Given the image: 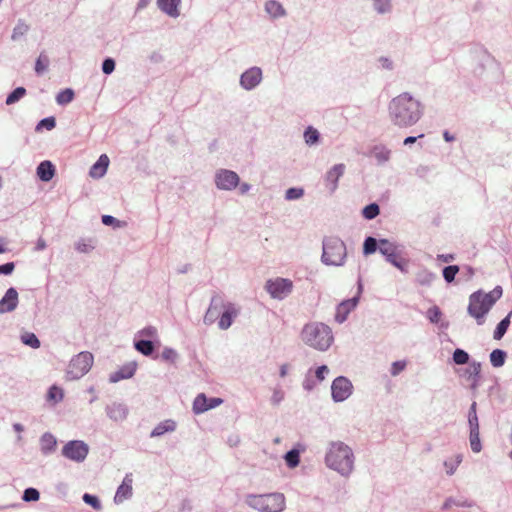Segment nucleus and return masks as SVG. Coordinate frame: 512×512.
I'll list each match as a JSON object with an SVG mask.
<instances>
[{
    "instance_id": "864d4df0",
    "label": "nucleus",
    "mask_w": 512,
    "mask_h": 512,
    "mask_svg": "<svg viewBox=\"0 0 512 512\" xmlns=\"http://www.w3.org/2000/svg\"><path fill=\"white\" fill-rule=\"evenodd\" d=\"M82 500L85 504L91 506L94 510H101L102 509V503L98 496L90 493H84L82 496Z\"/></svg>"
},
{
    "instance_id": "5701e85b",
    "label": "nucleus",
    "mask_w": 512,
    "mask_h": 512,
    "mask_svg": "<svg viewBox=\"0 0 512 512\" xmlns=\"http://www.w3.org/2000/svg\"><path fill=\"white\" fill-rule=\"evenodd\" d=\"M106 415L115 422H122L124 421L127 416L129 409L127 405L119 402H113L112 404H109L106 406Z\"/></svg>"
},
{
    "instance_id": "aec40b11",
    "label": "nucleus",
    "mask_w": 512,
    "mask_h": 512,
    "mask_svg": "<svg viewBox=\"0 0 512 512\" xmlns=\"http://www.w3.org/2000/svg\"><path fill=\"white\" fill-rule=\"evenodd\" d=\"M239 311L231 302H224L221 315L218 319V326L221 330H227L231 327L234 319L238 316Z\"/></svg>"
},
{
    "instance_id": "412c9836",
    "label": "nucleus",
    "mask_w": 512,
    "mask_h": 512,
    "mask_svg": "<svg viewBox=\"0 0 512 512\" xmlns=\"http://www.w3.org/2000/svg\"><path fill=\"white\" fill-rule=\"evenodd\" d=\"M18 303V291L14 287L8 288L3 297L0 299V314L14 311L17 308Z\"/></svg>"
},
{
    "instance_id": "4468645a",
    "label": "nucleus",
    "mask_w": 512,
    "mask_h": 512,
    "mask_svg": "<svg viewBox=\"0 0 512 512\" xmlns=\"http://www.w3.org/2000/svg\"><path fill=\"white\" fill-rule=\"evenodd\" d=\"M328 373L329 368L325 364L318 366L314 371L310 368L305 374V378L302 383L303 389L311 392L319 383L325 379Z\"/></svg>"
},
{
    "instance_id": "c9c22d12",
    "label": "nucleus",
    "mask_w": 512,
    "mask_h": 512,
    "mask_svg": "<svg viewBox=\"0 0 512 512\" xmlns=\"http://www.w3.org/2000/svg\"><path fill=\"white\" fill-rule=\"evenodd\" d=\"M265 10L273 18H279L286 14L282 4L276 0H268L265 4Z\"/></svg>"
},
{
    "instance_id": "f8f14e48",
    "label": "nucleus",
    "mask_w": 512,
    "mask_h": 512,
    "mask_svg": "<svg viewBox=\"0 0 512 512\" xmlns=\"http://www.w3.org/2000/svg\"><path fill=\"white\" fill-rule=\"evenodd\" d=\"M353 393V384L345 376L336 377L331 384V397L336 403L343 402Z\"/></svg>"
},
{
    "instance_id": "8fccbe9b",
    "label": "nucleus",
    "mask_w": 512,
    "mask_h": 512,
    "mask_svg": "<svg viewBox=\"0 0 512 512\" xmlns=\"http://www.w3.org/2000/svg\"><path fill=\"white\" fill-rule=\"evenodd\" d=\"M380 214V207L377 203L373 202L368 205H366L362 209V216L366 220H373Z\"/></svg>"
},
{
    "instance_id": "6ab92c4d",
    "label": "nucleus",
    "mask_w": 512,
    "mask_h": 512,
    "mask_svg": "<svg viewBox=\"0 0 512 512\" xmlns=\"http://www.w3.org/2000/svg\"><path fill=\"white\" fill-rule=\"evenodd\" d=\"M223 306V298L218 294L213 295L210 301V305L204 315V323L206 325H211L216 320H218L221 315Z\"/></svg>"
},
{
    "instance_id": "0e129e2a",
    "label": "nucleus",
    "mask_w": 512,
    "mask_h": 512,
    "mask_svg": "<svg viewBox=\"0 0 512 512\" xmlns=\"http://www.w3.org/2000/svg\"><path fill=\"white\" fill-rule=\"evenodd\" d=\"M101 222L105 226H112L113 228H120L121 227V221L115 218L112 215H102Z\"/></svg>"
},
{
    "instance_id": "6e6d98bb",
    "label": "nucleus",
    "mask_w": 512,
    "mask_h": 512,
    "mask_svg": "<svg viewBox=\"0 0 512 512\" xmlns=\"http://www.w3.org/2000/svg\"><path fill=\"white\" fill-rule=\"evenodd\" d=\"M373 8L379 14H385L391 11V0H373Z\"/></svg>"
},
{
    "instance_id": "c756f323",
    "label": "nucleus",
    "mask_w": 512,
    "mask_h": 512,
    "mask_svg": "<svg viewBox=\"0 0 512 512\" xmlns=\"http://www.w3.org/2000/svg\"><path fill=\"white\" fill-rule=\"evenodd\" d=\"M57 440L50 432H45L40 437V451L43 455H50L56 450Z\"/></svg>"
},
{
    "instance_id": "69168bd1",
    "label": "nucleus",
    "mask_w": 512,
    "mask_h": 512,
    "mask_svg": "<svg viewBox=\"0 0 512 512\" xmlns=\"http://www.w3.org/2000/svg\"><path fill=\"white\" fill-rule=\"evenodd\" d=\"M406 368V362L403 360L394 361L391 365L390 373L392 376L399 375Z\"/></svg>"
},
{
    "instance_id": "052dcab7",
    "label": "nucleus",
    "mask_w": 512,
    "mask_h": 512,
    "mask_svg": "<svg viewBox=\"0 0 512 512\" xmlns=\"http://www.w3.org/2000/svg\"><path fill=\"white\" fill-rule=\"evenodd\" d=\"M177 358V351L171 347H165L161 353V359L168 363H175Z\"/></svg>"
},
{
    "instance_id": "a878e982",
    "label": "nucleus",
    "mask_w": 512,
    "mask_h": 512,
    "mask_svg": "<svg viewBox=\"0 0 512 512\" xmlns=\"http://www.w3.org/2000/svg\"><path fill=\"white\" fill-rule=\"evenodd\" d=\"M110 160L106 154L99 156L97 161L90 167L89 175L94 179L102 178L108 169Z\"/></svg>"
},
{
    "instance_id": "37998d69",
    "label": "nucleus",
    "mask_w": 512,
    "mask_h": 512,
    "mask_svg": "<svg viewBox=\"0 0 512 512\" xmlns=\"http://www.w3.org/2000/svg\"><path fill=\"white\" fill-rule=\"evenodd\" d=\"M305 143L309 146L317 145L320 142V133L313 126H308L304 131Z\"/></svg>"
},
{
    "instance_id": "423d86ee",
    "label": "nucleus",
    "mask_w": 512,
    "mask_h": 512,
    "mask_svg": "<svg viewBox=\"0 0 512 512\" xmlns=\"http://www.w3.org/2000/svg\"><path fill=\"white\" fill-rule=\"evenodd\" d=\"M133 346L136 351L154 360L159 358L157 350L161 346L157 329L154 326H146L139 330L134 337Z\"/></svg>"
},
{
    "instance_id": "20e7f679",
    "label": "nucleus",
    "mask_w": 512,
    "mask_h": 512,
    "mask_svg": "<svg viewBox=\"0 0 512 512\" xmlns=\"http://www.w3.org/2000/svg\"><path fill=\"white\" fill-rule=\"evenodd\" d=\"M303 341L319 351H326L333 343L331 328L324 323L306 324L301 332Z\"/></svg>"
},
{
    "instance_id": "dca6fc26",
    "label": "nucleus",
    "mask_w": 512,
    "mask_h": 512,
    "mask_svg": "<svg viewBox=\"0 0 512 512\" xmlns=\"http://www.w3.org/2000/svg\"><path fill=\"white\" fill-rule=\"evenodd\" d=\"M346 166L343 163L333 165L324 175L325 187L332 195L338 188V181L344 175Z\"/></svg>"
},
{
    "instance_id": "473e14b6",
    "label": "nucleus",
    "mask_w": 512,
    "mask_h": 512,
    "mask_svg": "<svg viewBox=\"0 0 512 512\" xmlns=\"http://www.w3.org/2000/svg\"><path fill=\"white\" fill-rule=\"evenodd\" d=\"M465 507V508H471L474 506V502L468 498H465L463 496L460 497H448L444 501L442 505L443 510L450 509L451 507Z\"/></svg>"
},
{
    "instance_id": "b1692460",
    "label": "nucleus",
    "mask_w": 512,
    "mask_h": 512,
    "mask_svg": "<svg viewBox=\"0 0 512 512\" xmlns=\"http://www.w3.org/2000/svg\"><path fill=\"white\" fill-rule=\"evenodd\" d=\"M132 474H126L121 485L117 488L114 502L116 504L122 503L124 500L131 498L132 496Z\"/></svg>"
},
{
    "instance_id": "bf43d9fd",
    "label": "nucleus",
    "mask_w": 512,
    "mask_h": 512,
    "mask_svg": "<svg viewBox=\"0 0 512 512\" xmlns=\"http://www.w3.org/2000/svg\"><path fill=\"white\" fill-rule=\"evenodd\" d=\"M463 456L461 454L456 455L455 460H446L444 462V466L446 467V473L448 475H453L459 466V464L462 462Z\"/></svg>"
},
{
    "instance_id": "393cba45",
    "label": "nucleus",
    "mask_w": 512,
    "mask_h": 512,
    "mask_svg": "<svg viewBox=\"0 0 512 512\" xmlns=\"http://www.w3.org/2000/svg\"><path fill=\"white\" fill-rule=\"evenodd\" d=\"M403 250L404 248H400L396 252L385 253L384 258L388 263H390L392 266L400 270L402 273H407L409 261L402 257Z\"/></svg>"
},
{
    "instance_id": "9b49d317",
    "label": "nucleus",
    "mask_w": 512,
    "mask_h": 512,
    "mask_svg": "<svg viewBox=\"0 0 512 512\" xmlns=\"http://www.w3.org/2000/svg\"><path fill=\"white\" fill-rule=\"evenodd\" d=\"M265 289L272 298L283 300L292 292L293 283L290 279L278 277L268 280Z\"/></svg>"
},
{
    "instance_id": "de8ad7c7",
    "label": "nucleus",
    "mask_w": 512,
    "mask_h": 512,
    "mask_svg": "<svg viewBox=\"0 0 512 512\" xmlns=\"http://www.w3.org/2000/svg\"><path fill=\"white\" fill-rule=\"evenodd\" d=\"M64 397V392H63V389L56 386V385H52L49 389H48V392H47V401H50L52 402L53 404H57L59 403L60 401H62Z\"/></svg>"
},
{
    "instance_id": "5fc2aeb1",
    "label": "nucleus",
    "mask_w": 512,
    "mask_h": 512,
    "mask_svg": "<svg viewBox=\"0 0 512 512\" xmlns=\"http://www.w3.org/2000/svg\"><path fill=\"white\" fill-rule=\"evenodd\" d=\"M56 127V119L55 117L53 116H49V117H45L43 119H41L36 127H35V130L38 132V131H41L43 129H46L48 131L54 129Z\"/></svg>"
},
{
    "instance_id": "ddd939ff",
    "label": "nucleus",
    "mask_w": 512,
    "mask_h": 512,
    "mask_svg": "<svg viewBox=\"0 0 512 512\" xmlns=\"http://www.w3.org/2000/svg\"><path fill=\"white\" fill-rule=\"evenodd\" d=\"M214 181L218 189L231 191L240 184V177L235 171L219 169L215 173Z\"/></svg>"
},
{
    "instance_id": "39448f33",
    "label": "nucleus",
    "mask_w": 512,
    "mask_h": 512,
    "mask_svg": "<svg viewBox=\"0 0 512 512\" xmlns=\"http://www.w3.org/2000/svg\"><path fill=\"white\" fill-rule=\"evenodd\" d=\"M347 258V248L338 236H325L322 240L321 262L326 266L341 267Z\"/></svg>"
},
{
    "instance_id": "2f4dec72",
    "label": "nucleus",
    "mask_w": 512,
    "mask_h": 512,
    "mask_svg": "<svg viewBox=\"0 0 512 512\" xmlns=\"http://www.w3.org/2000/svg\"><path fill=\"white\" fill-rule=\"evenodd\" d=\"M304 448L298 444L284 454V460L289 468H295L300 463V454Z\"/></svg>"
},
{
    "instance_id": "49530a36",
    "label": "nucleus",
    "mask_w": 512,
    "mask_h": 512,
    "mask_svg": "<svg viewBox=\"0 0 512 512\" xmlns=\"http://www.w3.org/2000/svg\"><path fill=\"white\" fill-rule=\"evenodd\" d=\"M26 93L27 91L24 87H17L7 95L5 103L7 105L15 104L20 101L26 95Z\"/></svg>"
},
{
    "instance_id": "1a4fd4ad",
    "label": "nucleus",
    "mask_w": 512,
    "mask_h": 512,
    "mask_svg": "<svg viewBox=\"0 0 512 512\" xmlns=\"http://www.w3.org/2000/svg\"><path fill=\"white\" fill-rule=\"evenodd\" d=\"M467 421L469 427V442L471 450L474 453H479L482 450V444L480 440V427L479 418L477 415V402L473 401L469 407L467 414Z\"/></svg>"
},
{
    "instance_id": "e433bc0d",
    "label": "nucleus",
    "mask_w": 512,
    "mask_h": 512,
    "mask_svg": "<svg viewBox=\"0 0 512 512\" xmlns=\"http://www.w3.org/2000/svg\"><path fill=\"white\" fill-rule=\"evenodd\" d=\"M512 316V311L508 313L506 317H504L496 326L494 332H493V338L495 340H501L504 335L506 334L509 326H510V318Z\"/></svg>"
},
{
    "instance_id": "774afa93",
    "label": "nucleus",
    "mask_w": 512,
    "mask_h": 512,
    "mask_svg": "<svg viewBox=\"0 0 512 512\" xmlns=\"http://www.w3.org/2000/svg\"><path fill=\"white\" fill-rule=\"evenodd\" d=\"M460 276L464 278L466 281L470 280L474 274L475 270L473 267L469 265H464L462 268H460Z\"/></svg>"
},
{
    "instance_id": "cd10ccee",
    "label": "nucleus",
    "mask_w": 512,
    "mask_h": 512,
    "mask_svg": "<svg viewBox=\"0 0 512 512\" xmlns=\"http://www.w3.org/2000/svg\"><path fill=\"white\" fill-rule=\"evenodd\" d=\"M55 172V165L49 160L40 162L36 168V175L42 182H49L52 180Z\"/></svg>"
},
{
    "instance_id": "7c9ffc66",
    "label": "nucleus",
    "mask_w": 512,
    "mask_h": 512,
    "mask_svg": "<svg viewBox=\"0 0 512 512\" xmlns=\"http://www.w3.org/2000/svg\"><path fill=\"white\" fill-rule=\"evenodd\" d=\"M177 424L172 419H166L159 424H157L154 429L150 433L151 438H156L164 435L165 433L174 432L176 430Z\"/></svg>"
},
{
    "instance_id": "bb28decb",
    "label": "nucleus",
    "mask_w": 512,
    "mask_h": 512,
    "mask_svg": "<svg viewBox=\"0 0 512 512\" xmlns=\"http://www.w3.org/2000/svg\"><path fill=\"white\" fill-rule=\"evenodd\" d=\"M157 7L171 18L180 16L181 0H157Z\"/></svg>"
},
{
    "instance_id": "a211bd4d",
    "label": "nucleus",
    "mask_w": 512,
    "mask_h": 512,
    "mask_svg": "<svg viewBox=\"0 0 512 512\" xmlns=\"http://www.w3.org/2000/svg\"><path fill=\"white\" fill-rule=\"evenodd\" d=\"M359 296H353L349 299L341 301L336 307L335 321L339 324L344 323L349 314L357 307Z\"/></svg>"
},
{
    "instance_id": "a19ab883",
    "label": "nucleus",
    "mask_w": 512,
    "mask_h": 512,
    "mask_svg": "<svg viewBox=\"0 0 512 512\" xmlns=\"http://www.w3.org/2000/svg\"><path fill=\"white\" fill-rule=\"evenodd\" d=\"M380 239H376L372 236H368L365 238L363 243V254L365 256L371 255L376 251H379Z\"/></svg>"
},
{
    "instance_id": "c85d7f7f",
    "label": "nucleus",
    "mask_w": 512,
    "mask_h": 512,
    "mask_svg": "<svg viewBox=\"0 0 512 512\" xmlns=\"http://www.w3.org/2000/svg\"><path fill=\"white\" fill-rule=\"evenodd\" d=\"M468 367L460 368L456 370L457 375L465 379L466 381L472 380L474 377H478L481 373V363L472 360Z\"/></svg>"
},
{
    "instance_id": "0eeeda50",
    "label": "nucleus",
    "mask_w": 512,
    "mask_h": 512,
    "mask_svg": "<svg viewBox=\"0 0 512 512\" xmlns=\"http://www.w3.org/2000/svg\"><path fill=\"white\" fill-rule=\"evenodd\" d=\"M246 503L260 512H280L285 507V498L281 493L248 495Z\"/></svg>"
},
{
    "instance_id": "a18cd8bd",
    "label": "nucleus",
    "mask_w": 512,
    "mask_h": 512,
    "mask_svg": "<svg viewBox=\"0 0 512 512\" xmlns=\"http://www.w3.org/2000/svg\"><path fill=\"white\" fill-rule=\"evenodd\" d=\"M436 279V274L429 270H421L416 275V282L422 286H429Z\"/></svg>"
},
{
    "instance_id": "f704fd0d",
    "label": "nucleus",
    "mask_w": 512,
    "mask_h": 512,
    "mask_svg": "<svg viewBox=\"0 0 512 512\" xmlns=\"http://www.w3.org/2000/svg\"><path fill=\"white\" fill-rule=\"evenodd\" d=\"M30 25L24 19H18L15 27L12 30L11 40L19 41L26 36L30 31Z\"/></svg>"
},
{
    "instance_id": "6e6552de",
    "label": "nucleus",
    "mask_w": 512,
    "mask_h": 512,
    "mask_svg": "<svg viewBox=\"0 0 512 512\" xmlns=\"http://www.w3.org/2000/svg\"><path fill=\"white\" fill-rule=\"evenodd\" d=\"M93 363V354L89 351H82L70 360L67 375L72 380L80 379L90 371Z\"/></svg>"
},
{
    "instance_id": "09e8293b",
    "label": "nucleus",
    "mask_w": 512,
    "mask_h": 512,
    "mask_svg": "<svg viewBox=\"0 0 512 512\" xmlns=\"http://www.w3.org/2000/svg\"><path fill=\"white\" fill-rule=\"evenodd\" d=\"M21 342L26 345V346H29L33 349H37L41 346V342L39 340V338L36 336V334L32 333V332H25L24 334L21 335Z\"/></svg>"
},
{
    "instance_id": "58836bf2",
    "label": "nucleus",
    "mask_w": 512,
    "mask_h": 512,
    "mask_svg": "<svg viewBox=\"0 0 512 512\" xmlns=\"http://www.w3.org/2000/svg\"><path fill=\"white\" fill-rule=\"evenodd\" d=\"M49 64H50L49 57L47 56L45 51H42L35 61L34 70H35L36 75H38V76L43 75L47 71Z\"/></svg>"
},
{
    "instance_id": "4c0bfd02",
    "label": "nucleus",
    "mask_w": 512,
    "mask_h": 512,
    "mask_svg": "<svg viewBox=\"0 0 512 512\" xmlns=\"http://www.w3.org/2000/svg\"><path fill=\"white\" fill-rule=\"evenodd\" d=\"M506 359L507 352L499 348L494 349L489 355L490 363L494 368L502 367L505 364Z\"/></svg>"
},
{
    "instance_id": "ea45409f",
    "label": "nucleus",
    "mask_w": 512,
    "mask_h": 512,
    "mask_svg": "<svg viewBox=\"0 0 512 512\" xmlns=\"http://www.w3.org/2000/svg\"><path fill=\"white\" fill-rule=\"evenodd\" d=\"M75 98V92L72 88H65L56 95V102L60 106L71 103Z\"/></svg>"
},
{
    "instance_id": "2eb2a0df",
    "label": "nucleus",
    "mask_w": 512,
    "mask_h": 512,
    "mask_svg": "<svg viewBox=\"0 0 512 512\" xmlns=\"http://www.w3.org/2000/svg\"><path fill=\"white\" fill-rule=\"evenodd\" d=\"M223 403V399L219 397H207L204 393L198 394L194 401L192 410L194 414H202L210 409L218 407Z\"/></svg>"
},
{
    "instance_id": "680f3d73",
    "label": "nucleus",
    "mask_w": 512,
    "mask_h": 512,
    "mask_svg": "<svg viewBox=\"0 0 512 512\" xmlns=\"http://www.w3.org/2000/svg\"><path fill=\"white\" fill-rule=\"evenodd\" d=\"M304 195V189L301 187H291L288 188L285 192V199L288 201H293L300 199Z\"/></svg>"
},
{
    "instance_id": "9d476101",
    "label": "nucleus",
    "mask_w": 512,
    "mask_h": 512,
    "mask_svg": "<svg viewBox=\"0 0 512 512\" xmlns=\"http://www.w3.org/2000/svg\"><path fill=\"white\" fill-rule=\"evenodd\" d=\"M89 453V446L82 440H70L62 448L61 454L76 463L83 462Z\"/></svg>"
},
{
    "instance_id": "e2e57ef3",
    "label": "nucleus",
    "mask_w": 512,
    "mask_h": 512,
    "mask_svg": "<svg viewBox=\"0 0 512 512\" xmlns=\"http://www.w3.org/2000/svg\"><path fill=\"white\" fill-rule=\"evenodd\" d=\"M116 67V62L112 57H106L101 65L102 72L105 75H110L114 72Z\"/></svg>"
},
{
    "instance_id": "3c124183",
    "label": "nucleus",
    "mask_w": 512,
    "mask_h": 512,
    "mask_svg": "<svg viewBox=\"0 0 512 512\" xmlns=\"http://www.w3.org/2000/svg\"><path fill=\"white\" fill-rule=\"evenodd\" d=\"M75 249L79 253L88 254L95 249V245L92 239L81 238L75 243Z\"/></svg>"
},
{
    "instance_id": "f03ea898",
    "label": "nucleus",
    "mask_w": 512,
    "mask_h": 512,
    "mask_svg": "<svg viewBox=\"0 0 512 512\" xmlns=\"http://www.w3.org/2000/svg\"><path fill=\"white\" fill-rule=\"evenodd\" d=\"M355 456L352 449L342 441H331L325 455L326 466L348 477L354 470Z\"/></svg>"
},
{
    "instance_id": "338daca9",
    "label": "nucleus",
    "mask_w": 512,
    "mask_h": 512,
    "mask_svg": "<svg viewBox=\"0 0 512 512\" xmlns=\"http://www.w3.org/2000/svg\"><path fill=\"white\" fill-rule=\"evenodd\" d=\"M16 264L15 262H6L4 264H0V275L9 276L15 270Z\"/></svg>"
},
{
    "instance_id": "7ed1b4c3",
    "label": "nucleus",
    "mask_w": 512,
    "mask_h": 512,
    "mask_svg": "<svg viewBox=\"0 0 512 512\" xmlns=\"http://www.w3.org/2000/svg\"><path fill=\"white\" fill-rule=\"evenodd\" d=\"M503 288L500 285L494 287L488 293H485L482 289L473 292L469 296V304L467 307L468 314L475 318L478 325H482L485 322V316L494 306V304L502 297Z\"/></svg>"
},
{
    "instance_id": "f3484780",
    "label": "nucleus",
    "mask_w": 512,
    "mask_h": 512,
    "mask_svg": "<svg viewBox=\"0 0 512 512\" xmlns=\"http://www.w3.org/2000/svg\"><path fill=\"white\" fill-rule=\"evenodd\" d=\"M261 81L262 70L256 66L247 69L240 76V86L247 91L255 89Z\"/></svg>"
},
{
    "instance_id": "13d9d810",
    "label": "nucleus",
    "mask_w": 512,
    "mask_h": 512,
    "mask_svg": "<svg viewBox=\"0 0 512 512\" xmlns=\"http://www.w3.org/2000/svg\"><path fill=\"white\" fill-rule=\"evenodd\" d=\"M426 317L431 323L438 324L442 317V311L438 306L434 305L427 310Z\"/></svg>"
},
{
    "instance_id": "f257e3e1",
    "label": "nucleus",
    "mask_w": 512,
    "mask_h": 512,
    "mask_svg": "<svg viewBox=\"0 0 512 512\" xmlns=\"http://www.w3.org/2000/svg\"><path fill=\"white\" fill-rule=\"evenodd\" d=\"M424 114V105L409 92L394 97L388 104V116L399 128L414 126Z\"/></svg>"
},
{
    "instance_id": "4d7b16f0",
    "label": "nucleus",
    "mask_w": 512,
    "mask_h": 512,
    "mask_svg": "<svg viewBox=\"0 0 512 512\" xmlns=\"http://www.w3.org/2000/svg\"><path fill=\"white\" fill-rule=\"evenodd\" d=\"M40 499V492L34 487H28L23 491L22 500L24 502H36Z\"/></svg>"
},
{
    "instance_id": "4be33fe9",
    "label": "nucleus",
    "mask_w": 512,
    "mask_h": 512,
    "mask_svg": "<svg viewBox=\"0 0 512 512\" xmlns=\"http://www.w3.org/2000/svg\"><path fill=\"white\" fill-rule=\"evenodd\" d=\"M137 370V363L135 361L128 362L121 366L117 371L113 372L109 376L110 383H117L121 380L132 378Z\"/></svg>"
},
{
    "instance_id": "79ce46f5",
    "label": "nucleus",
    "mask_w": 512,
    "mask_h": 512,
    "mask_svg": "<svg viewBox=\"0 0 512 512\" xmlns=\"http://www.w3.org/2000/svg\"><path fill=\"white\" fill-rule=\"evenodd\" d=\"M400 248H404L403 245L398 244L396 242H391L386 238L380 239L379 252L385 257V253H393L399 250Z\"/></svg>"
},
{
    "instance_id": "72a5a7b5",
    "label": "nucleus",
    "mask_w": 512,
    "mask_h": 512,
    "mask_svg": "<svg viewBox=\"0 0 512 512\" xmlns=\"http://www.w3.org/2000/svg\"><path fill=\"white\" fill-rule=\"evenodd\" d=\"M371 155L375 158L377 164L382 165L389 161L391 150L383 145H376L371 150Z\"/></svg>"
},
{
    "instance_id": "603ef678",
    "label": "nucleus",
    "mask_w": 512,
    "mask_h": 512,
    "mask_svg": "<svg viewBox=\"0 0 512 512\" xmlns=\"http://www.w3.org/2000/svg\"><path fill=\"white\" fill-rule=\"evenodd\" d=\"M460 272V266L448 265L442 270V275L447 283H452L455 280L456 275Z\"/></svg>"
},
{
    "instance_id": "c03bdc74",
    "label": "nucleus",
    "mask_w": 512,
    "mask_h": 512,
    "mask_svg": "<svg viewBox=\"0 0 512 512\" xmlns=\"http://www.w3.org/2000/svg\"><path fill=\"white\" fill-rule=\"evenodd\" d=\"M470 358L469 353L461 348H456L452 354V361L455 365L470 364Z\"/></svg>"
}]
</instances>
